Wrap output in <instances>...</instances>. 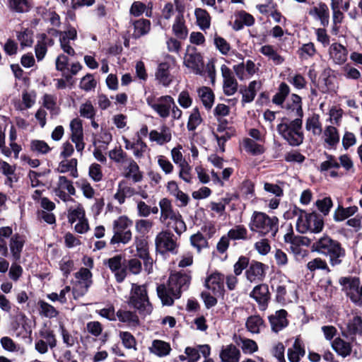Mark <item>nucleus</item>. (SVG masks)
<instances>
[{"label": "nucleus", "instance_id": "nucleus-1", "mask_svg": "<svg viewBox=\"0 0 362 362\" xmlns=\"http://www.w3.org/2000/svg\"><path fill=\"white\" fill-rule=\"evenodd\" d=\"M191 276L187 274L176 272L170 274L167 285L157 287V293L163 305H172L175 299L180 297L181 293L188 288Z\"/></svg>", "mask_w": 362, "mask_h": 362}, {"label": "nucleus", "instance_id": "nucleus-2", "mask_svg": "<svg viewBox=\"0 0 362 362\" xmlns=\"http://www.w3.org/2000/svg\"><path fill=\"white\" fill-rule=\"evenodd\" d=\"M158 205L160 209V221L173 229L175 233L180 236L187 230V226L181 214L174 209L171 201L168 198H162Z\"/></svg>", "mask_w": 362, "mask_h": 362}, {"label": "nucleus", "instance_id": "nucleus-3", "mask_svg": "<svg viewBox=\"0 0 362 362\" xmlns=\"http://www.w3.org/2000/svg\"><path fill=\"white\" fill-rule=\"evenodd\" d=\"M249 228L252 232L257 233L260 235L275 236L279 230V218L276 216H269L261 211H254Z\"/></svg>", "mask_w": 362, "mask_h": 362}, {"label": "nucleus", "instance_id": "nucleus-4", "mask_svg": "<svg viewBox=\"0 0 362 362\" xmlns=\"http://www.w3.org/2000/svg\"><path fill=\"white\" fill-rule=\"evenodd\" d=\"M292 214L297 217L296 230L300 233H320L323 228L322 219L315 213H307L305 211L294 207Z\"/></svg>", "mask_w": 362, "mask_h": 362}, {"label": "nucleus", "instance_id": "nucleus-5", "mask_svg": "<svg viewBox=\"0 0 362 362\" xmlns=\"http://www.w3.org/2000/svg\"><path fill=\"white\" fill-rule=\"evenodd\" d=\"M313 248L321 254L329 256L332 266L341 264V258L345 255V251L340 243L328 236H324L314 243Z\"/></svg>", "mask_w": 362, "mask_h": 362}, {"label": "nucleus", "instance_id": "nucleus-6", "mask_svg": "<svg viewBox=\"0 0 362 362\" xmlns=\"http://www.w3.org/2000/svg\"><path fill=\"white\" fill-rule=\"evenodd\" d=\"M302 124V119L295 118L288 122H281L277 125L276 129L281 136L285 139L289 145L298 146L304 140Z\"/></svg>", "mask_w": 362, "mask_h": 362}, {"label": "nucleus", "instance_id": "nucleus-7", "mask_svg": "<svg viewBox=\"0 0 362 362\" xmlns=\"http://www.w3.org/2000/svg\"><path fill=\"white\" fill-rule=\"evenodd\" d=\"M133 221L127 216H120L112 222L113 235L110 239V245L122 243L128 244L132 239V227Z\"/></svg>", "mask_w": 362, "mask_h": 362}, {"label": "nucleus", "instance_id": "nucleus-8", "mask_svg": "<svg viewBox=\"0 0 362 362\" xmlns=\"http://www.w3.org/2000/svg\"><path fill=\"white\" fill-rule=\"evenodd\" d=\"M129 303L143 315H148L153 310L145 285L132 284Z\"/></svg>", "mask_w": 362, "mask_h": 362}, {"label": "nucleus", "instance_id": "nucleus-9", "mask_svg": "<svg viewBox=\"0 0 362 362\" xmlns=\"http://www.w3.org/2000/svg\"><path fill=\"white\" fill-rule=\"evenodd\" d=\"M76 281L74 284L72 293L74 298L77 299L83 296L93 283L92 273L88 269L81 268L74 274Z\"/></svg>", "mask_w": 362, "mask_h": 362}, {"label": "nucleus", "instance_id": "nucleus-10", "mask_svg": "<svg viewBox=\"0 0 362 362\" xmlns=\"http://www.w3.org/2000/svg\"><path fill=\"white\" fill-rule=\"evenodd\" d=\"M175 4L176 16L172 25V31L177 38L185 40L188 35V29L184 17L185 6L180 0H175Z\"/></svg>", "mask_w": 362, "mask_h": 362}, {"label": "nucleus", "instance_id": "nucleus-11", "mask_svg": "<svg viewBox=\"0 0 362 362\" xmlns=\"http://www.w3.org/2000/svg\"><path fill=\"white\" fill-rule=\"evenodd\" d=\"M146 103L160 117L167 118L170 116V109L174 105V99L170 95L161 96L156 100L153 96H148Z\"/></svg>", "mask_w": 362, "mask_h": 362}, {"label": "nucleus", "instance_id": "nucleus-12", "mask_svg": "<svg viewBox=\"0 0 362 362\" xmlns=\"http://www.w3.org/2000/svg\"><path fill=\"white\" fill-rule=\"evenodd\" d=\"M175 64V59L166 54L164 61L158 65L155 77L158 83L163 86H168L173 81V76L170 74V69Z\"/></svg>", "mask_w": 362, "mask_h": 362}, {"label": "nucleus", "instance_id": "nucleus-13", "mask_svg": "<svg viewBox=\"0 0 362 362\" xmlns=\"http://www.w3.org/2000/svg\"><path fill=\"white\" fill-rule=\"evenodd\" d=\"M40 338L35 341V349L40 354H45L49 349H54L57 346V339L53 331L43 329L39 332Z\"/></svg>", "mask_w": 362, "mask_h": 362}, {"label": "nucleus", "instance_id": "nucleus-14", "mask_svg": "<svg viewBox=\"0 0 362 362\" xmlns=\"http://www.w3.org/2000/svg\"><path fill=\"white\" fill-rule=\"evenodd\" d=\"M155 244L157 250L162 252H170L173 254L177 253L179 245L174 240V235L168 230L160 232L156 237Z\"/></svg>", "mask_w": 362, "mask_h": 362}, {"label": "nucleus", "instance_id": "nucleus-15", "mask_svg": "<svg viewBox=\"0 0 362 362\" xmlns=\"http://www.w3.org/2000/svg\"><path fill=\"white\" fill-rule=\"evenodd\" d=\"M339 283L343 286L346 296L350 298L351 300L358 305H362V299H360V296H358L359 279L356 277H343L340 279Z\"/></svg>", "mask_w": 362, "mask_h": 362}, {"label": "nucleus", "instance_id": "nucleus-16", "mask_svg": "<svg viewBox=\"0 0 362 362\" xmlns=\"http://www.w3.org/2000/svg\"><path fill=\"white\" fill-rule=\"evenodd\" d=\"M54 194L61 200L64 202H74V199L70 195L76 194V189L71 180L65 176H59L57 186L54 189Z\"/></svg>", "mask_w": 362, "mask_h": 362}, {"label": "nucleus", "instance_id": "nucleus-17", "mask_svg": "<svg viewBox=\"0 0 362 362\" xmlns=\"http://www.w3.org/2000/svg\"><path fill=\"white\" fill-rule=\"evenodd\" d=\"M59 35V41L61 49L69 56L74 57L76 52L73 48L71 40H75L77 38V31L74 27H69L66 31L57 32Z\"/></svg>", "mask_w": 362, "mask_h": 362}, {"label": "nucleus", "instance_id": "nucleus-18", "mask_svg": "<svg viewBox=\"0 0 362 362\" xmlns=\"http://www.w3.org/2000/svg\"><path fill=\"white\" fill-rule=\"evenodd\" d=\"M224 276L219 272H214L208 276L205 280V286L211 291L214 296H221L223 295Z\"/></svg>", "mask_w": 362, "mask_h": 362}, {"label": "nucleus", "instance_id": "nucleus-19", "mask_svg": "<svg viewBox=\"0 0 362 362\" xmlns=\"http://www.w3.org/2000/svg\"><path fill=\"white\" fill-rule=\"evenodd\" d=\"M223 77V90L226 95H233L238 90V82L231 70L225 64L221 67Z\"/></svg>", "mask_w": 362, "mask_h": 362}, {"label": "nucleus", "instance_id": "nucleus-20", "mask_svg": "<svg viewBox=\"0 0 362 362\" xmlns=\"http://www.w3.org/2000/svg\"><path fill=\"white\" fill-rule=\"evenodd\" d=\"M71 132V139L75 144L76 149L78 152H82L84 149L85 144L83 142V132L82 122L78 118L73 119L69 124Z\"/></svg>", "mask_w": 362, "mask_h": 362}, {"label": "nucleus", "instance_id": "nucleus-21", "mask_svg": "<svg viewBox=\"0 0 362 362\" xmlns=\"http://www.w3.org/2000/svg\"><path fill=\"white\" fill-rule=\"evenodd\" d=\"M184 64L193 73L201 74L204 69V63L201 54L195 50L188 51L184 57Z\"/></svg>", "mask_w": 362, "mask_h": 362}, {"label": "nucleus", "instance_id": "nucleus-22", "mask_svg": "<svg viewBox=\"0 0 362 362\" xmlns=\"http://www.w3.org/2000/svg\"><path fill=\"white\" fill-rule=\"evenodd\" d=\"M122 168V175L127 179H131L134 182H139L143 179V173L136 162L129 158Z\"/></svg>", "mask_w": 362, "mask_h": 362}, {"label": "nucleus", "instance_id": "nucleus-23", "mask_svg": "<svg viewBox=\"0 0 362 362\" xmlns=\"http://www.w3.org/2000/svg\"><path fill=\"white\" fill-rule=\"evenodd\" d=\"M267 267L264 264L252 261L245 272L247 279L250 282H257L263 280Z\"/></svg>", "mask_w": 362, "mask_h": 362}, {"label": "nucleus", "instance_id": "nucleus-24", "mask_svg": "<svg viewBox=\"0 0 362 362\" xmlns=\"http://www.w3.org/2000/svg\"><path fill=\"white\" fill-rule=\"evenodd\" d=\"M285 109L287 115L291 117L302 119L303 117L301 98L296 94L291 95L290 99L286 102Z\"/></svg>", "mask_w": 362, "mask_h": 362}, {"label": "nucleus", "instance_id": "nucleus-25", "mask_svg": "<svg viewBox=\"0 0 362 362\" xmlns=\"http://www.w3.org/2000/svg\"><path fill=\"white\" fill-rule=\"evenodd\" d=\"M329 58L338 65H341L347 60L348 50L342 45L334 42L329 48Z\"/></svg>", "mask_w": 362, "mask_h": 362}, {"label": "nucleus", "instance_id": "nucleus-26", "mask_svg": "<svg viewBox=\"0 0 362 362\" xmlns=\"http://www.w3.org/2000/svg\"><path fill=\"white\" fill-rule=\"evenodd\" d=\"M25 243V238L22 235L15 233L11 237L9 240V250L11 257L15 262L21 259Z\"/></svg>", "mask_w": 362, "mask_h": 362}, {"label": "nucleus", "instance_id": "nucleus-27", "mask_svg": "<svg viewBox=\"0 0 362 362\" xmlns=\"http://www.w3.org/2000/svg\"><path fill=\"white\" fill-rule=\"evenodd\" d=\"M250 296L259 303L260 310H265L269 299L268 286L263 284L256 286L251 292Z\"/></svg>", "mask_w": 362, "mask_h": 362}, {"label": "nucleus", "instance_id": "nucleus-28", "mask_svg": "<svg viewBox=\"0 0 362 362\" xmlns=\"http://www.w3.org/2000/svg\"><path fill=\"white\" fill-rule=\"evenodd\" d=\"M122 257L121 255H115L107 260V266L115 274L117 282H122L127 276V269L122 267Z\"/></svg>", "mask_w": 362, "mask_h": 362}, {"label": "nucleus", "instance_id": "nucleus-29", "mask_svg": "<svg viewBox=\"0 0 362 362\" xmlns=\"http://www.w3.org/2000/svg\"><path fill=\"white\" fill-rule=\"evenodd\" d=\"M308 13L313 18L319 20L323 26H327L329 22V11L325 4L320 3L312 7Z\"/></svg>", "mask_w": 362, "mask_h": 362}, {"label": "nucleus", "instance_id": "nucleus-30", "mask_svg": "<svg viewBox=\"0 0 362 362\" xmlns=\"http://www.w3.org/2000/svg\"><path fill=\"white\" fill-rule=\"evenodd\" d=\"M321 134L325 146L327 148H335L339 142V133L337 129L332 125L325 127Z\"/></svg>", "mask_w": 362, "mask_h": 362}, {"label": "nucleus", "instance_id": "nucleus-31", "mask_svg": "<svg viewBox=\"0 0 362 362\" xmlns=\"http://www.w3.org/2000/svg\"><path fill=\"white\" fill-rule=\"evenodd\" d=\"M172 139L171 131L166 125L160 127V132L152 130L149 133L151 141L156 142L158 145H163L168 143Z\"/></svg>", "mask_w": 362, "mask_h": 362}, {"label": "nucleus", "instance_id": "nucleus-32", "mask_svg": "<svg viewBox=\"0 0 362 362\" xmlns=\"http://www.w3.org/2000/svg\"><path fill=\"white\" fill-rule=\"evenodd\" d=\"M219 357L221 362H239L240 351L235 345L228 344L222 347Z\"/></svg>", "mask_w": 362, "mask_h": 362}, {"label": "nucleus", "instance_id": "nucleus-33", "mask_svg": "<svg viewBox=\"0 0 362 362\" xmlns=\"http://www.w3.org/2000/svg\"><path fill=\"white\" fill-rule=\"evenodd\" d=\"M286 316L287 312L285 310H277L274 315L269 316V320L274 332H278L288 325Z\"/></svg>", "mask_w": 362, "mask_h": 362}, {"label": "nucleus", "instance_id": "nucleus-34", "mask_svg": "<svg viewBox=\"0 0 362 362\" xmlns=\"http://www.w3.org/2000/svg\"><path fill=\"white\" fill-rule=\"evenodd\" d=\"M136 193L135 189L129 185L124 180H122L118 183L117 192L114 195L119 204L124 203L126 198L131 197Z\"/></svg>", "mask_w": 362, "mask_h": 362}, {"label": "nucleus", "instance_id": "nucleus-35", "mask_svg": "<svg viewBox=\"0 0 362 362\" xmlns=\"http://www.w3.org/2000/svg\"><path fill=\"white\" fill-rule=\"evenodd\" d=\"M149 352L158 357H165L170 354L172 349L170 344L160 339H154L148 347Z\"/></svg>", "mask_w": 362, "mask_h": 362}, {"label": "nucleus", "instance_id": "nucleus-36", "mask_svg": "<svg viewBox=\"0 0 362 362\" xmlns=\"http://www.w3.org/2000/svg\"><path fill=\"white\" fill-rule=\"evenodd\" d=\"M331 346L333 350L342 358L349 356L352 352V344L340 337L334 339Z\"/></svg>", "mask_w": 362, "mask_h": 362}, {"label": "nucleus", "instance_id": "nucleus-37", "mask_svg": "<svg viewBox=\"0 0 362 362\" xmlns=\"http://www.w3.org/2000/svg\"><path fill=\"white\" fill-rule=\"evenodd\" d=\"M305 354L303 342L297 337L291 347L288 349V358L291 362H299Z\"/></svg>", "mask_w": 362, "mask_h": 362}, {"label": "nucleus", "instance_id": "nucleus-38", "mask_svg": "<svg viewBox=\"0 0 362 362\" xmlns=\"http://www.w3.org/2000/svg\"><path fill=\"white\" fill-rule=\"evenodd\" d=\"M74 202H75L74 206H70L67 210L68 221L71 224L86 217V211L82 204L75 201Z\"/></svg>", "mask_w": 362, "mask_h": 362}, {"label": "nucleus", "instance_id": "nucleus-39", "mask_svg": "<svg viewBox=\"0 0 362 362\" xmlns=\"http://www.w3.org/2000/svg\"><path fill=\"white\" fill-rule=\"evenodd\" d=\"M77 163L76 158L64 160L59 163L57 170L60 173H69L71 177L76 178L78 176Z\"/></svg>", "mask_w": 362, "mask_h": 362}, {"label": "nucleus", "instance_id": "nucleus-40", "mask_svg": "<svg viewBox=\"0 0 362 362\" xmlns=\"http://www.w3.org/2000/svg\"><path fill=\"white\" fill-rule=\"evenodd\" d=\"M194 16L197 24L202 30H206L210 28L211 18L206 10L197 8L194 10Z\"/></svg>", "mask_w": 362, "mask_h": 362}, {"label": "nucleus", "instance_id": "nucleus-41", "mask_svg": "<svg viewBox=\"0 0 362 362\" xmlns=\"http://www.w3.org/2000/svg\"><path fill=\"white\" fill-rule=\"evenodd\" d=\"M305 129L314 136H320L322 134V127L319 115L313 114L306 119Z\"/></svg>", "mask_w": 362, "mask_h": 362}, {"label": "nucleus", "instance_id": "nucleus-42", "mask_svg": "<svg viewBox=\"0 0 362 362\" xmlns=\"http://www.w3.org/2000/svg\"><path fill=\"white\" fill-rule=\"evenodd\" d=\"M129 327H136L139 323L138 316L129 310H119L116 313V319Z\"/></svg>", "mask_w": 362, "mask_h": 362}, {"label": "nucleus", "instance_id": "nucleus-43", "mask_svg": "<svg viewBox=\"0 0 362 362\" xmlns=\"http://www.w3.org/2000/svg\"><path fill=\"white\" fill-rule=\"evenodd\" d=\"M132 24L134 26L132 37L136 39L146 35L151 30V22L147 19L141 18L134 21Z\"/></svg>", "mask_w": 362, "mask_h": 362}, {"label": "nucleus", "instance_id": "nucleus-44", "mask_svg": "<svg viewBox=\"0 0 362 362\" xmlns=\"http://www.w3.org/2000/svg\"><path fill=\"white\" fill-rule=\"evenodd\" d=\"M257 141L250 138H245L243 140V146L245 150L250 154L259 156L264 153L265 148Z\"/></svg>", "mask_w": 362, "mask_h": 362}, {"label": "nucleus", "instance_id": "nucleus-45", "mask_svg": "<svg viewBox=\"0 0 362 362\" xmlns=\"http://www.w3.org/2000/svg\"><path fill=\"white\" fill-rule=\"evenodd\" d=\"M259 52L262 54L267 57L269 60H272L276 65H280L284 61V57L277 53L272 45H264L261 47Z\"/></svg>", "mask_w": 362, "mask_h": 362}, {"label": "nucleus", "instance_id": "nucleus-46", "mask_svg": "<svg viewBox=\"0 0 362 362\" xmlns=\"http://www.w3.org/2000/svg\"><path fill=\"white\" fill-rule=\"evenodd\" d=\"M37 305L40 315L44 317L52 319L57 317L59 314V311L53 305L45 300H40L37 302Z\"/></svg>", "mask_w": 362, "mask_h": 362}, {"label": "nucleus", "instance_id": "nucleus-47", "mask_svg": "<svg viewBox=\"0 0 362 362\" xmlns=\"http://www.w3.org/2000/svg\"><path fill=\"white\" fill-rule=\"evenodd\" d=\"M245 326L252 334H259L264 327V321L258 315H252L247 318Z\"/></svg>", "mask_w": 362, "mask_h": 362}, {"label": "nucleus", "instance_id": "nucleus-48", "mask_svg": "<svg viewBox=\"0 0 362 362\" xmlns=\"http://www.w3.org/2000/svg\"><path fill=\"white\" fill-rule=\"evenodd\" d=\"M259 86V83L256 81H253L249 83L247 88L244 90H241V93L243 95V104L251 103L255 99Z\"/></svg>", "mask_w": 362, "mask_h": 362}, {"label": "nucleus", "instance_id": "nucleus-49", "mask_svg": "<svg viewBox=\"0 0 362 362\" xmlns=\"http://www.w3.org/2000/svg\"><path fill=\"white\" fill-rule=\"evenodd\" d=\"M346 331L350 334H362V317L354 315L346 324Z\"/></svg>", "mask_w": 362, "mask_h": 362}, {"label": "nucleus", "instance_id": "nucleus-50", "mask_svg": "<svg viewBox=\"0 0 362 362\" xmlns=\"http://www.w3.org/2000/svg\"><path fill=\"white\" fill-rule=\"evenodd\" d=\"M235 342L244 354H252L258 350L257 343L252 339L240 337Z\"/></svg>", "mask_w": 362, "mask_h": 362}, {"label": "nucleus", "instance_id": "nucleus-51", "mask_svg": "<svg viewBox=\"0 0 362 362\" xmlns=\"http://www.w3.org/2000/svg\"><path fill=\"white\" fill-rule=\"evenodd\" d=\"M109 158L114 163L119 165H124L129 158L127 153H125L121 146H115L113 149L108 152Z\"/></svg>", "mask_w": 362, "mask_h": 362}, {"label": "nucleus", "instance_id": "nucleus-52", "mask_svg": "<svg viewBox=\"0 0 362 362\" xmlns=\"http://www.w3.org/2000/svg\"><path fill=\"white\" fill-rule=\"evenodd\" d=\"M358 211V207L356 206H349L347 208H343L339 206L334 214V218L336 221H341L346 218L353 216Z\"/></svg>", "mask_w": 362, "mask_h": 362}, {"label": "nucleus", "instance_id": "nucleus-53", "mask_svg": "<svg viewBox=\"0 0 362 362\" xmlns=\"http://www.w3.org/2000/svg\"><path fill=\"white\" fill-rule=\"evenodd\" d=\"M199 96L206 109H210L214 101V95L212 90L208 87H202L198 90Z\"/></svg>", "mask_w": 362, "mask_h": 362}, {"label": "nucleus", "instance_id": "nucleus-54", "mask_svg": "<svg viewBox=\"0 0 362 362\" xmlns=\"http://www.w3.org/2000/svg\"><path fill=\"white\" fill-rule=\"evenodd\" d=\"M227 235L233 240H246L247 230L243 225H237L228 230Z\"/></svg>", "mask_w": 362, "mask_h": 362}, {"label": "nucleus", "instance_id": "nucleus-55", "mask_svg": "<svg viewBox=\"0 0 362 362\" xmlns=\"http://www.w3.org/2000/svg\"><path fill=\"white\" fill-rule=\"evenodd\" d=\"M30 148L31 151L42 155L47 154L52 149L45 141L39 139L32 140Z\"/></svg>", "mask_w": 362, "mask_h": 362}, {"label": "nucleus", "instance_id": "nucleus-56", "mask_svg": "<svg viewBox=\"0 0 362 362\" xmlns=\"http://www.w3.org/2000/svg\"><path fill=\"white\" fill-rule=\"evenodd\" d=\"M119 337L122 341V345L126 349L136 350V340L130 332L120 331L119 333Z\"/></svg>", "mask_w": 362, "mask_h": 362}, {"label": "nucleus", "instance_id": "nucleus-57", "mask_svg": "<svg viewBox=\"0 0 362 362\" xmlns=\"http://www.w3.org/2000/svg\"><path fill=\"white\" fill-rule=\"evenodd\" d=\"M17 39L21 47H30L33 43V33L29 29H24L17 33Z\"/></svg>", "mask_w": 362, "mask_h": 362}, {"label": "nucleus", "instance_id": "nucleus-58", "mask_svg": "<svg viewBox=\"0 0 362 362\" xmlns=\"http://www.w3.org/2000/svg\"><path fill=\"white\" fill-rule=\"evenodd\" d=\"M317 52L313 42L303 44L298 50V55L302 59H308L313 57Z\"/></svg>", "mask_w": 362, "mask_h": 362}, {"label": "nucleus", "instance_id": "nucleus-59", "mask_svg": "<svg viewBox=\"0 0 362 362\" xmlns=\"http://www.w3.org/2000/svg\"><path fill=\"white\" fill-rule=\"evenodd\" d=\"M289 92L290 88L285 83H281L279 87L278 92L273 96L272 102L278 105H282Z\"/></svg>", "mask_w": 362, "mask_h": 362}, {"label": "nucleus", "instance_id": "nucleus-60", "mask_svg": "<svg viewBox=\"0 0 362 362\" xmlns=\"http://www.w3.org/2000/svg\"><path fill=\"white\" fill-rule=\"evenodd\" d=\"M43 106L53 115L59 113V107L57 105V96L54 95L45 94L42 98Z\"/></svg>", "mask_w": 362, "mask_h": 362}, {"label": "nucleus", "instance_id": "nucleus-61", "mask_svg": "<svg viewBox=\"0 0 362 362\" xmlns=\"http://www.w3.org/2000/svg\"><path fill=\"white\" fill-rule=\"evenodd\" d=\"M59 330L62 337L63 343L66 347H72L78 343V338L75 335L70 333L64 326L61 324L59 325Z\"/></svg>", "mask_w": 362, "mask_h": 362}, {"label": "nucleus", "instance_id": "nucleus-62", "mask_svg": "<svg viewBox=\"0 0 362 362\" xmlns=\"http://www.w3.org/2000/svg\"><path fill=\"white\" fill-rule=\"evenodd\" d=\"M134 245L136 250V255L139 258L146 257L149 255L148 245L146 240L141 238H135Z\"/></svg>", "mask_w": 362, "mask_h": 362}, {"label": "nucleus", "instance_id": "nucleus-63", "mask_svg": "<svg viewBox=\"0 0 362 362\" xmlns=\"http://www.w3.org/2000/svg\"><path fill=\"white\" fill-rule=\"evenodd\" d=\"M202 119L198 108H194L189 117L187 122V129L189 131H194L202 123Z\"/></svg>", "mask_w": 362, "mask_h": 362}, {"label": "nucleus", "instance_id": "nucleus-64", "mask_svg": "<svg viewBox=\"0 0 362 362\" xmlns=\"http://www.w3.org/2000/svg\"><path fill=\"white\" fill-rule=\"evenodd\" d=\"M190 243L193 247L197 249L198 252H199L202 249L208 247V242L201 233H197L191 235Z\"/></svg>", "mask_w": 362, "mask_h": 362}]
</instances>
